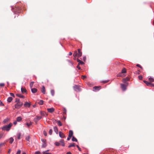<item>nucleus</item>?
<instances>
[{
  "instance_id": "f257e3e1",
  "label": "nucleus",
  "mask_w": 154,
  "mask_h": 154,
  "mask_svg": "<svg viewBox=\"0 0 154 154\" xmlns=\"http://www.w3.org/2000/svg\"><path fill=\"white\" fill-rule=\"evenodd\" d=\"M12 125V124L10 123L8 125H6L2 127V129L3 130H6L7 131H8L11 128Z\"/></svg>"
},
{
  "instance_id": "f03ea898",
  "label": "nucleus",
  "mask_w": 154,
  "mask_h": 154,
  "mask_svg": "<svg viewBox=\"0 0 154 154\" xmlns=\"http://www.w3.org/2000/svg\"><path fill=\"white\" fill-rule=\"evenodd\" d=\"M73 88L74 90L77 92H80L81 91V89L80 88V86L78 85H75L73 86Z\"/></svg>"
},
{
  "instance_id": "7ed1b4c3",
  "label": "nucleus",
  "mask_w": 154,
  "mask_h": 154,
  "mask_svg": "<svg viewBox=\"0 0 154 154\" xmlns=\"http://www.w3.org/2000/svg\"><path fill=\"white\" fill-rule=\"evenodd\" d=\"M23 103L22 102H17V103L15 105V107L16 108L18 109L22 106Z\"/></svg>"
},
{
  "instance_id": "20e7f679",
  "label": "nucleus",
  "mask_w": 154,
  "mask_h": 154,
  "mask_svg": "<svg viewBox=\"0 0 154 154\" xmlns=\"http://www.w3.org/2000/svg\"><path fill=\"white\" fill-rule=\"evenodd\" d=\"M126 84L127 85L122 84H121V87L122 89V90L124 91H125L126 89V87L128 85V83H126Z\"/></svg>"
},
{
  "instance_id": "39448f33",
  "label": "nucleus",
  "mask_w": 154,
  "mask_h": 154,
  "mask_svg": "<svg viewBox=\"0 0 154 154\" xmlns=\"http://www.w3.org/2000/svg\"><path fill=\"white\" fill-rule=\"evenodd\" d=\"M101 88V87L99 86H95L93 88V90L94 91H99Z\"/></svg>"
},
{
  "instance_id": "423d86ee",
  "label": "nucleus",
  "mask_w": 154,
  "mask_h": 154,
  "mask_svg": "<svg viewBox=\"0 0 154 154\" xmlns=\"http://www.w3.org/2000/svg\"><path fill=\"white\" fill-rule=\"evenodd\" d=\"M42 118V116H36V117L34 118V121L36 123L38 120L41 119Z\"/></svg>"
},
{
  "instance_id": "0eeeda50",
  "label": "nucleus",
  "mask_w": 154,
  "mask_h": 154,
  "mask_svg": "<svg viewBox=\"0 0 154 154\" xmlns=\"http://www.w3.org/2000/svg\"><path fill=\"white\" fill-rule=\"evenodd\" d=\"M31 105V104L30 103H28V102L26 101V102H25L24 104V106L25 107H29Z\"/></svg>"
},
{
  "instance_id": "6e6552de",
  "label": "nucleus",
  "mask_w": 154,
  "mask_h": 154,
  "mask_svg": "<svg viewBox=\"0 0 154 154\" xmlns=\"http://www.w3.org/2000/svg\"><path fill=\"white\" fill-rule=\"evenodd\" d=\"M78 57H79L82 56V53L81 51V50L80 49H78Z\"/></svg>"
},
{
  "instance_id": "1a4fd4ad",
  "label": "nucleus",
  "mask_w": 154,
  "mask_h": 154,
  "mask_svg": "<svg viewBox=\"0 0 154 154\" xmlns=\"http://www.w3.org/2000/svg\"><path fill=\"white\" fill-rule=\"evenodd\" d=\"M54 109L52 107L50 108L47 109V110L48 112L50 113L53 112L54 110Z\"/></svg>"
},
{
  "instance_id": "9d476101",
  "label": "nucleus",
  "mask_w": 154,
  "mask_h": 154,
  "mask_svg": "<svg viewBox=\"0 0 154 154\" xmlns=\"http://www.w3.org/2000/svg\"><path fill=\"white\" fill-rule=\"evenodd\" d=\"M41 92L44 94H45V87L44 86H42V88L41 89Z\"/></svg>"
},
{
  "instance_id": "9b49d317",
  "label": "nucleus",
  "mask_w": 154,
  "mask_h": 154,
  "mask_svg": "<svg viewBox=\"0 0 154 154\" xmlns=\"http://www.w3.org/2000/svg\"><path fill=\"white\" fill-rule=\"evenodd\" d=\"M59 136L61 138H63L65 137V136L64 134L60 131L59 132Z\"/></svg>"
},
{
  "instance_id": "f8f14e48",
  "label": "nucleus",
  "mask_w": 154,
  "mask_h": 154,
  "mask_svg": "<svg viewBox=\"0 0 154 154\" xmlns=\"http://www.w3.org/2000/svg\"><path fill=\"white\" fill-rule=\"evenodd\" d=\"M73 134V132L72 130H70L69 132L68 136L69 137H71Z\"/></svg>"
},
{
  "instance_id": "ddd939ff",
  "label": "nucleus",
  "mask_w": 154,
  "mask_h": 154,
  "mask_svg": "<svg viewBox=\"0 0 154 154\" xmlns=\"http://www.w3.org/2000/svg\"><path fill=\"white\" fill-rule=\"evenodd\" d=\"M129 78L128 77H126V78H124L123 79L122 82L124 83H126L127 81L129 80Z\"/></svg>"
},
{
  "instance_id": "4468645a",
  "label": "nucleus",
  "mask_w": 154,
  "mask_h": 154,
  "mask_svg": "<svg viewBox=\"0 0 154 154\" xmlns=\"http://www.w3.org/2000/svg\"><path fill=\"white\" fill-rule=\"evenodd\" d=\"M77 61L79 63L78 64H79V65H80V64L83 65V64H84V63L83 61H82L79 60L78 58H77Z\"/></svg>"
},
{
  "instance_id": "2eb2a0df",
  "label": "nucleus",
  "mask_w": 154,
  "mask_h": 154,
  "mask_svg": "<svg viewBox=\"0 0 154 154\" xmlns=\"http://www.w3.org/2000/svg\"><path fill=\"white\" fill-rule=\"evenodd\" d=\"M16 95L17 96L21 98H25V96H24L22 95L21 94H16Z\"/></svg>"
},
{
  "instance_id": "dca6fc26",
  "label": "nucleus",
  "mask_w": 154,
  "mask_h": 154,
  "mask_svg": "<svg viewBox=\"0 0 154 154\" xmlns=\"http://www.w3.org/2000/svg\"><path fill=\"white\" fill-rule=\"evenodd\" d=\"M31 91L32 93H35L37 91V89L35 88H32Z\"/></svg>"
},
{
  "instance_id": "f3484780",
  "label": "nucleus",
  "mask_w": 154,
  "mask_h": 154,
  "mask_svg": "<svg viewBox=\"0 0 154 154\" xmlns=\"http://www.w3.org/2000/svg\"><path fill=\"white\" fill-rule=\"evenodd\" d=\"M21 91L23 93H24L26 92L27 90L25 88H21Z\"/></svg>"
},
{
  "instance_id": "a211bd4d",
  "label": "nucleus",
  "mask_w": 154,
  "mask_h": 154,
  "mask_svg": "<svg viewBox=\"0 0 154 154\" xmlns=\"http://www.w3.org/2000/svg\"><path fill=\"white\" fill-rule=\"evenodd\" d=\"M60 142L61 143L62 146H65V143H64V141L63 140L61 139L60 140Z\"/></svg>"
},
{
  "instance_id": "6ab92c4d",
  "label": "nucleus",
  "mask_w": 154,
  "mask_h": 154,
  "mask_svg": "<svg viewBox=\"0 0 154 154\" xmlns=\"http://www.w3.org/2000/svg\"><path fill=\"white\" fill-rule=\"evenodd\" d=\"M13 100V98L11 97H9L7 101L8 102L10 103Z\"/></svg>"
},
{
  "instance_id": "aec40b11",
  "label": "nucleus",
  "mask_w": 154,
  "mask_h": 154,
  "mask_svg": "<svg viewBox=\"0 0 154 154\" xmlns=\"http://www.w3.org/2000/svg\"><path fill=\"white\" fill-rule=\"evenodd\" d=\"M54 130L56 133H57L58 132V129L56 126H55L54 128Z\"/></svg>"
},
{
  "instance_id": "412c9836",
  "label": "nucleus",
  "mask_w": 154,
  "mask_h": 154,
  "mask_svg": "<svg viewBox=\"0 0 154 154\" xmlns=\"http://www.w3.org/2000/svg\"><path fill=\"white\" fill-rule=\"evenodd\" d=\"M9 120V119L8 118H7V119H4V120L3 121V122L4 123H6L8 122Z\"/></svg>"
},
{
  "instance_id": "4be33fe9",
  "label": "nucleus",
  "mask_w": 154,
  "mask_h": 154,
  "mask_svg": "<svg viewBox=\"0 0 154 154\" xmlns=\"http://www.w3.org/2000/svg\"><path fill=\"white\" fill-rule=\"evenodd\" d=\"M9 140V143L11 144L13 142L14 140L12 137L10 138Z\"/></svg>"
},
{
  "instance_id": "5701e85b",
  "label": "nucleus",
  "mask_w": 154,
  "mask_h": 154,
  "mask_svg": "<svg viewBox=\"0 0 154 154\" xmlns=\"http://www.w3.org/2000/svg\"><path fill=\"white\" fill-rule=\"evenodd\" d=\"M73 56L74 57H75L76 56L78 57V53L77 51H74V53L73 54Z\"/></svg>"
},
{
  "instance_id": "b1692460",
  "label": "nucleus",
  "mask_w": 154,
  "mask_h": 154,
  "mask_svg": "<svg viewBox=\"0 0 154 154\" xmlns=\"http://www.w3.org/2000/svg\"><path fill=\"white\" fill-rule=\"evenodd\" d=\"M44 101L42 100H40L39 102H38V103L40 105H42L43 104Z\"/></svg>"
},
{
  "instance_id": "393cba45",
  "label": "nucleus",
  "mask_w": 154,
  "mask_h": 154,
  "mask_svg": "<svg viewBox=\"0 0 154 154\" xmlns=\"http://www.w3.org/2000/svg\"><path fill=\"white\" fill-rule=\"evenodd\" d=\"M126 72V69L125 68H124L122 70L121 73H125Z\"/></svg>"
},
{
  "instance_id": "a878e982",
  "label": "nucleus",
  "mask_w": 154,
  "mask_h": 154,
  "mask_svg": "<svg viewBox=\"0 0 154 154\" xmlns=\"http://www.w3.org/2000/svg\"><path fill=\"white\" fill-rule=\"evenodd\" d=\"M143 82L144 83H145L146 85L148 86H149L150 84V82H149L146 81H144Z\"/></svg>"
},
{
  "instance_id": "bb28decb",
  "label": "nucleus",
  "mask_w": 154,
  "mask_h": 154,
  "mask_svg": "<svg viewBox=\"0 0 154 154\" xmlns=\"http://www.w3.org/2000/svg\"><path fill=\"white\" fill-rule=\"evenodd\" d=\"M63 115H65L66 114V110L65 108L63 109Z\"/></svg>"
},
{
  "instance_id": "cd10ccee",
  "label": "nucleus",
  "mask_w": 154,
  "mask_h": 154,
  "mask_svg": "<svg viewBox=\"0 0 154 154\" xmlns=\"http://www.w3.org/2000/svg\"><path fill=\"white\" fill-rule=\"evenodd\" d=\"M149 81H150V82H153L154 81V79L151 77H150L148 79Z\"/></svg>"
},
{
  "instance_id": "c85d7f7f",
  "label": "nucleus",
  "mask_w": 154,
  "mask_h": 154,
  "mask_svg": "<svg viewBox=\"0 0 154 154\" xmlns=\"http://www.w3.org/2000/svg\"><path fill=\"white\" fill-rule=\"evenodd\" d=\"M72 141H75V142H77V140L75 137H72Z\"/></svg>"
},
{
  "instance_id": "c756f323",
  "label": "nucleus",
  "mask_w": 154,
  "mask_h": 154,
  "mask_svg": "<svg viewBox=\"0 0 154 154\" xmlns=\"http://www.w3.org/2000/svg\"><path fill=\"white\" fill-rule=\"evenodd\" d=\"M51 94L52 96H54L55 94V91L54 90H51Z\"/></svg>"
},
{
  "instance_id": "7c9ffc66",
  "label": "nucleus",
  "mask_w": 154,
  "mask_h": 154,
  "mask_svg": "<svg viewBox=\"0 0 154 154\" xmlns=\"http://www.w3.org/2000/svg\"><path fill=\"white\" fill-rule=\"evenodd\" d=\"M32 124V123L31 122H30L29 123H26V125L28 127H29Z\"/></svg>"
},
{
  "instance_id": "2f4dec72",
  "label": "nucleus",
  "mask_w": 154,
  "mask_h": 154,
  "mask_svg": "<svg viewBox=\"0 0 154 154\" xmlns=\"http://www.w3.org/2000/svg\"><path fill=\"white\" fill-rule=\"evenodd\" d=\"M21 118L19 116L17 118V120L18 122H20L21 121Z\"/></svg>"
},
{
  "instance_id": "473e14b6",
  "label": "nucleus",
  "mask_w": 154,
  "mask_h": 154,
  "mask_svg": "<svg viewBox=\"0 0 154 154\" xmlns=\"http://www.w3.org/2000/svg\"><path fill=\"white\" fill-rule=\"evenodd\" d=\"M34 83V82H31L30 84V86L31 88H32Z\"/></svg>"
},
{
  "instance_id": "72a5a7b5",
  "label": "nucleus",
  "mask_w": 154,
  "mask_h": 154,
  "mask_svg": "<svg viewBox=\"0 0 154 154\" xmlns=\"http://www.w3.org/2000/svg\"><path fill=\"white\" fill-rule=\"evenodd\" d=\"M75 146V145L74 144V143H73L72 144H70L69 146H68V147L69 148H70L71 147H73V146Z\"/></svg>"
},
{
  "instance_id": "f704fd0d",
  "label": "nucleus",
  "mask_w": 154,
  "mask_h": 154,
  "mask_svg": "<svg viewBox=\"0 0 154 154\" xmlns=\"http://www.w3.org/2000/svg\"><path fill=\"white\" fill-rule=\"evenodd\" d=\"M21 135V134L20 133H19L17 135V137L18 139H20V137Z\"/></svg>"
},
{
  "instance_id": "c9c22d12",
  "label": "nucleus",
  "mask_w": 154,
  "mask_h": 154,
  "mask_svg": "<svg viewBox=\"0 0 154 154\" xmlns=\"http://www.w3.org/2000/svg\"><path fill=\"white\" fill-rule=\"evenodd\" d=\"M57 122L58 123V125L60 126H61L62 125V124L61 122L60 121H57Z\"/></svg>"
},
{
  "instance_id": "e433bc0d",
  "label": "nucleus",
  "mask_w": 154,
  "mask_h": 154,
  "mask_svg": "<svg viewBox=\"0 0 154 154\" xmlns=\"http://www.w3.org/2000/svg\"><path fill=\"white\" fill-rule=\"evenodd\" d=\"M30 139V137L29 136H27L26 137V139L28 141H29V140Z\"/></svg>"
},
{
  "instance_id": "4c0bfd02",
  "label": "nucleus",
  "mask_w": 154,
  "mask_h": 154,
  "mask_svg": "<svg viewBox=\"0 0 154 154\" xmlns=\"http://www.w3.org/2000/svg\"><path fill=\"white\" fill-rule=\"evenodd\" d=\"M52 129H50L49 131V133L50 135H51L52 134Z\"/></svg>"
},
{
  "instance_id": "58836bf2",
  "label": "nucleus",
  "mask_w": 154,
  "mask_h": 154,
  "mask_svg": "<svg viewBox=\"0 0 154 154\" xmlns=\"http://www.w3.org/2000/svg\"><path fill=\"white\" fill-rule=\"evenodd\" d=\"M55 145L57 146H58L60 145V143L58 142H56L55 143Z\"/></svg>"
},
{
  "instance_id": "ea45409f",
  "label": "nucleus",
  "mask_w": 154,
  "mask_h": 154,
  "mask_svg": "<svg viewBox=\"0 0 154 154\" xmlns=\"http://www.w3.org/2000/svg\"><path fill=\"white\" fill-rule=\"evenodd\" d=\"M15 102H20V99L18 98H16L15 99Z\"/></svg>"
},
{
  "instance_id": "a19ab883",
  "label": "nucleus",
  "mask_w": 154,
  "mask_h": 154,
  "mask_svg": "<svg viewBox=\"0 0 154 154\" xmlns=\"http://www.w3.org/2000/svg\"><path fill=\"white\" fill-rule=\"evenodd\" d=\"M86 77V76L85 75H82L81 76V78L84 79Z\"/></svg>"
},
{
  "instance_id": "79ce46f5",
  "label": "nucleus",
  "mask_w": 154,
  "mask_h": 154,
  "mask_svg": "<svg viewBox=\"0 0 154 154\" xmlns=\"http://www.w3.org/2000/svg\"><path fill=\"white\" fill-rule=\"evenodd\" d=\"M42 116H45V115H46L47 116L48 115V114H46V113L45 112H42Z\"/></svg>"
},
{
  "instance_id": "37998d69",
  "label": "nucleus",
  "mask_w": 154,
  "mask_h": 154,
  "mask_svg": "<svg viewBox=\"0 0 154 154\" xmlns=\"http://www.w3.org/2000/svg\"><path fill=\"white\" fill-rule=\"evenodd\" d=\"M21 151L19 149L17 152L16 154H20Z\"/></svg>"
},
{
  "instance_id": "c03bdc74",
  "label": "nucleus",
  "mask_w": 154,
  "mask_h": 154,
  "mask_svg": "<svg viewBox=\"0 0 154 154\" xmlns=\"http://www.w3.org/2000/svg\"><path fill=\"white\" fill-rule=\"evenodd\" d=\"M35 154H41V152L39 151L36 152Z\"/></svg>"
},
{
  "instance_id": "a18cd8bd",
  "label": "nucleus",
  "mask_w": 154,
  "mask_h": 154,
  "mask_svg": "<svg viewBox=\"0 0 154 154\" xmlns=\"http://www.w3.org/2000/svg\"><path fill=\"white\" fill-rule=\"evenodd\" d=\"M136 66H138V67H139L141 69H143V68L142 67V66L139 64H137L136 65Z\"/></svg>"
},
{
  "instance_id": "49530a36",
  "label": "nucleus",
  "mask_w": 154,
  "mask_h": 154,
  "mask_svg": "<svg viewBox=\"0 0 154 154\" xmlns=\"http://www.w3.org/2000/svg\"><path fill=\"white\" fill-rule=\"evenodd\" d=\"M0 86L1 87H4L5 86V84L4 83H0Z\"/></svg>"
},
{
  "instance_id": "de8ad7c7",
  "label": "nucleus",
  "mask_w": 154,
  "mask_h": 154,
  "mask_svg": "<svg viewBox=\"0 0 154 154\" xmlns=\"http://www.w3.org/2000/svg\"><path fill=\"white\" fill-rule=\"evenodd\" d=\"M138 78L140 80H141L142 79L143 77L141 75H139V76H138Z\"/></svg>"
},
{
  "instance_id": "09e8293b",
  "label": "nucleus",
  "mask_w": 154,
  "mask_h": 154,
  "mask_svg": "<svg viewBox=\"0 0 154 154\" xmlns=\"http://www.w3.org/2000/svg\"><path fill=\"white\" fill-rule=\"evenodd\" d=\"M41 140L44 143H46V140L45 139H41Z\"/></svg>"
},
{
  "instance_id": "8fccbe9b",
  "label": "nucleus",
  "mask_w": 154,
  "mask_h": 154,
  "mask_svg": "<svg viewBox=\"0 0 154 154\" xmlns=\"http://www.w3.org/2000/svg\"><path fill=\"white\" fill-rule=\"evenodd\" d=\"M43 134L45 136H47V134L45 131H43Z\"/></svg>"
},
{
  "instance_id": "3c124183",
  "label": "nucleus",
  "mask_w": 154,
  "mask_h": 154,
  "mask_svg": "<svg viewBox=\"0 0 154 154\" xmlns=\"http://www.w3.org/2000/svg\"><path fill=\"white\" fill-rule=\"evenodd\" d=\"M10 94L13 97H15L13 93H10Z\"/></svg>"
},
{
  "instance_id": "603ef678",
  "label": "nucleus",
  "mask_w": 154,
  "mask_h": 154,
  "mask_svg": "<svg viewBox=\"0 0 154 154\" xmlns=\"http://www.w3.org/2000/svg\"><path fill=\"white\" fill-rule=\"evenodd\" d=\"M46 146V143H44V144L42 145V147H45Z\"/></svg>"
},
{
  "instance_id": "864d4df0",
  "label": "nucleus",
  "mask_w": 154,
  "mask_h": 154,
  "mask_svg": "<svg viewBox=\"0 0 154 154\" xmlns=\"http://www.w3.org/2000/svg\"><path fill=\"white\" fill-rule=\"evenodd\" d=\"M117 77H121V76H122L121 73H119L117 75Z\"/></svg>"
},
{
  "instance_id": "5fc2aeb1",
  "label": "nucleus",
  "mask_w": 154,
  "mask_h": 154,
  "mask_svg": "<svg viewBox=\"0 0 154 154\" xmlns=\"http://www.w3.org/2000/svg\"><path fill=\"white\" fill-rule=\"evenodd\" d=\"M79 64H78V65H77L76 67L79 69H81V67L79 66Z\"/></svg>"
},
{
  "instance_id": "6e6d98bb",
  "label": "nucleus",
  "mask_w": 154,
  "mask_h": 154,
  "mask_svg": "<svg viewBox=\"0 0 154 154\" xmlns=\"http://www.w3.org/2000/svg\"><path fill=\"white\" fill-rule=\"evenodd\" d=\"M0 105L4 106V104L2 103V102L1 100H0Z\"/></svg>"
},
{
  "instance_id": "4d7b16f0",
  "label": "nucleus",
  "mask_w": 154,
  "mask_h": 154,
  "mask_svg": "<svg viewBox=\"0 0 154 154\" xmlns=\"http://www.w3.org/2000/svg\"><path fill=\"white\" fill-rule=\"evenodd\" d=\"M149 86L151 87H153L154 86V84L152 83H150V84Z\"/></svg>"
},
{
  "instance_id": "13d9d810",
  "label": "nucleus",
  "mask_w": 154,
  "mask_h": 154,
  "mask_svg": "<svg viewBox=\"0 0 154 154\" xmlns=\"http://www.w3.org/2000/svg\"><path fill=\"white\" fill-rule=\"evenodd\" d=\"M76 146L78 148L79 150V151H81V149L79 147V146H78V145H76Z\"/></svg>"
},
{
  "instance_id": "bf43d9fd",
  "label": "nucleus",
  "mask_w": 154,
  "mask_h": 154,
  "mask_svg": "<svg viewBox=\"0 0 154 154\" xmlns=\"http://www.w3.org/2000/svg\"><path fill=\"white\" fill-rule=\"evenodd\" d=\"M4 144V143H0V146L1 147V146H2Z\"/></svg>"
},
{
  "instance_id": "052dcab7",
  "label": "nucleus",
  "mask_w": 154,
  "mask_h": 154,
  "mask_svg": "<svg viewBox=\"0 0 154 154\" xmlns=\"http://www.w3.org/2000/svg\"><path fill=\"white\" fill-rule=\"evenodd\" d=\"M86 59V57H83V60L84 61H85Z\"/></svg>"
},
{
  "instance_id": "680f3d73",
  "label": "nucleus",
  "mask_w": 154,
  "mask_h": 154,
  "mask_svg": "<svg viewBox=\"0 0 154 154\" xmlns=\"http://www.w3.org/2000/svg\"><path fill=\"white\" fill-rule=\"evenodd\" d=\"M14 125H16L17 124V122L16 121H14Z\"/></svg>"
},
{
  "instance_id": "e2e57ef3",
  "label": "nucleus",
  "mask_w": 154,
  "mask_h": 154,
  "mask_svg": "<svg viewBox=\"0 0 154 154\" xmlns=\"http://www.w3.org/2000/svg\"><path fill=\"white\" fill-rule=\"evenodd\" d=\"M72 54V53L71 52H70L69 53V55L70 56Z\"/></svg>"
},
{
  "instance_id": "0e129e2a",
  "label": "nucleus",
  "mask_w": 154,
  "mask_h": 154,
  "mask_svg": "<svg viewBox=\"0 0 154 154\" xmlns=\"http://www.w3.org/2000/svg\"><path fill=\"white\" fill-rule=\"evenodd\" d=\"M71 137H69L68 136V137L67 138V140H70V138H71Z\"/></svg>"
},
{
  "instance_id": "69168bd1",
  "label": "nucleus",
  "mask_w": 154,
  "mask_h": 154,
  "mask_svg": "<svg viewBox=\"0 0 154 154\" xmlns=\"http://www.w3.org/2000/svg\"><path fill=\"white\" fill-rule=\"evenodd\" d=\"M3 136V134H0V139L2 138Z\"/></svg>"
},
{
  "instance_id": "338daca9",
  "label": "nucleus",
  "mask_w": 154,
  "mask_h": 154,
  "mask_svg": "<svg viewBox=\"0 0 154 154\" xmlns=\"http://www.w3.org/2000/svg\"><path fill=\"white\" fill-rule=\"evenodd\" d=\"M48 151H49V150H47V151H43V154H45V152H48Z\"/></svg>"
},
{
  "instance_id": "774afa93",
  "label": "nucleus",
  "mask_w": 154,
  "mask_h": 154,
  "mask_svg": "<svg viewBox=\"0 0 154 154\" xmlns=\"http://www.w3.org/2000/svg\"><path fill=\"white\" fill-rule=\"evenodd\" d=\"M66 154H72L70 152H67Z\"/></svg>"
}]
</instances>
